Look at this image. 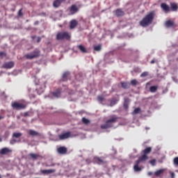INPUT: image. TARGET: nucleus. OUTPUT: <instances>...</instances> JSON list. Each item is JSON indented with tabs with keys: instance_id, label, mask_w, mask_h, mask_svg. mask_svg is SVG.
Returning <instances> with one entry per match:
<instances>
[{
	"instance_id": "obj_1",
	"label": "nucleus",
	"mask_w": 178,
	"mask_h": 178,
	"mask_svg": "<svg viewBox=\"0 0 178 178\" xmlns=\"http://www.w3.org/2000/svg\"><path fill=\"white\" fill-rule=\"evenodd\" d=\"M152 152V147H148L143 149L141 153L143 154L136 161V164L134 166L135 172H141L142 168L138 166L141 162H145L148 161V154H151Z\"/></svg>"
},
{
	"instance_id": "obj_2",
	"label": "nucleus",
	"mask_w": 178,
	"mask_h": 178,
	"mask_svg": "<svg viewBox=\"0 0 178 178\" xmlns=\"http://www.w3.org/2000/svg\"><path fill=\"white\" fill-rule=\"evenodd\" d=\"M155 17V12L152 11L146 15L143 19L139 22L140 26L142 27H147L149 26V24H152L154 19Z\"/></svg>"
},
{
	"instance_id": "obj_3",
	"label": "nucleus",
	"mask_w": 178,
	"mask_h": 178,
	"mask_svg": "<svg viewBox=\"0 0 178 178\" xmlns=\"http://www.w3.org/2000/svg\"><path fill=\"white\" fill-rule=\"evenodd\" d=\"M119 118L116 115H113L111 118L106 120L105 124L101 125V129L105 130L106 129H111V127H113V123H116Z\"/></svg>"
},
{
	"instance_id": "obj_4",
	"label": "nucleus",
	"mask_w": 178,
	"mask_h": 178,
	"mask_svg": "<svg viewBox=\"0 0 178 178\" xmlns=\"http://www.w3.org/2000/svg\"><path fill=\"white\" fill-rule=\"evenodd\" d=\"M11 106L13 109H15V111H22V109H26V108H27V105L25 104L17 102H13Z\"/></svg>"
},
{
	"instance_id": "obj_5",
	"label": "nucleus",
	"mask_w": 178,
	"mask_h": 178,
	"mask_svg": "<svg viewBox=\"0 0 178 178\" xmlns=\"http://www.w3.org/2000/svg\"><path fill=\"white\" fill-rule=\"evenodd\" d=\"M41 54V51L38 49H35L33 51L29 54H26L25 58L26 59H35V58H38Z\"/></svg>"
},
{
	"instance_id": "obj_6",
	"label": "nucleus",
	"mask_w": 178,
	"mask_h": 178,
	"mask_svg": "<svg viewBox=\"0 0 178 178\" xmlns=\"http://www.w3.org/2000/svg\"><path fill=\"white\" fill-rule=\"evenodd\" d=\"M72 36L67 32H59L56 35V40H70Z\"/></svg>"
},
{
	"instance_id": "obj_7",
	"label": "nucleus",
	"mask_w": 178,
	"mask_h": 178,
	"mask_svg": "<svg viewBox=\"0 0 178 178\" xmlns=\"http://www.w3.org/2000/svg\"><path fill=\"white\" fill-rule=\"evenodd\" d=\"M72 137V133L70 131L65 132L58 136L59 140H66L67 138H70Z\"/></svg>"
},
{
	"instance_id": "obj_8",
	"label": "nucleus",
	"mask_w": 178,
	"mask_h": 178,
	"mask_svg": "<svg viewBox=\"0 0 178 178\" xmlns=\"http://www.w3.org/2000/svg\"><path fill=\"white\" fill-rule=\"evenodd\" d=\"M57 152L60 155H65L67 154V148L65 147L61 146L57 149Z\"/></svg>"
},
{
	"instance_id": "obj_9",
	"label": "nucleus",
	"mask_w": 178,
	"mask_h": 178,
	"mask_svg": "<svg viewBox=\"0 0 178 178\" xmlns=\"http://www.w3.org/2000/svg\"><path fill=\"white\" fill-rule=\"evenodd\" d=\"M161 8L165 11V13H169V12H170V7H169V5L166 4V3H162L161 4Z\"/></svg>"
},
{
	"instance_id": "obj_10",
	"label": "nucleus",
	"mask_w": 178,
	"mask_h": 178,
	"mask_svg": "<svg viewBox=\"0 0 178 178\" xmlns=\"http://www.w3.org/2000/svg\"><path fill=\"white\" fill-rule=\"evenodd\" d=\"M14 66L15 63L13 61L7 62L3 65V69H12Z\"/></svg>"
},
{
	"instance_id": "obj_11",
	"label": "nucleus",
	"mask_w": 178,
	"mask_h": 178,
	"mask_svg": "<svg viewBox=\"0 0 178 178\" xmlns=\"http://www.w3.org/2000/svg\"><path fill=\"white\" fill-rule=\"evenodd\" d=\"M120 100V98L119 97V95L113 97L110 103V106H115V105H116V104H118V102H119Z\"/></svg>"
},
{
	"instance_id": "obj_12",
	"label": "nucleus",
	"mask_w": 178,
	"mask_h": 178,
	"mask_svg": "<svg viewBox=\"0 0 178 178\" xmlns=\"http://www.w3.org/2000/svg\"><path fill=\"white\" fill-rule=\"evenodd\" d=\"M70 15H75V13H77V12H79V8H77L76 5L74 4L70 8Z\"/></svg>"
},
{
	"instance_id": "obj_13",
	"label": "nucleus",
	"mask_w": 178,
	"mask_h": 178,
	"mask_svg": "<svg viewBox=\"0 0 178 178\" xmlns=\"http://www.w3.org/2000/svg\"><path fill=\"white\" fill-rule=\"evenodd\" d=\"M10 152H12V149L8 147L2 148L0 150L1 155H8V154H10Z\"/></svg>"
},
{
	"instance_id": "obj_14",
	"label": "nucleus",
	"mask_w": 178,
	"mask_h": 178,
	"mask_svg": "<svg viewBox=\"0 0 178 178\" xmlns=\"http://www.w3.org/2000/svg\"><path fill=\"white\" fill-rule=\"evenodd\" d=\"M170 12H177L178 10V6L176 3H170Z\"/></svg>"
},
{
	"instance_id": "obj_15",
	"label": "nucleus",
	"mask_w": 178,
	"mask_h": 178,
	"mask_svg": "<svg viewBox=\"0 0 178 178\" xmlns=\"http://www.w3.org/2000/svg\"><path fill=\"white\" fill-rule=\"evenodd\" d=\"M78 24H79V22H77V20L72 19L70 23V29H71V30H72V29H76Z\"/></svg>"
},
{
	"instance_id": "obj_16",
	"label": "nucleus",
	"mask_w": 178,
	"mask_h": 178,
	"mask_svg": "<svg viewBox=\"0 0 178 178\" xmlns=\"http://www.w3.org/2000/svg\"><path fill=\"white\" fill-rule=\"evenodd\" d=\"M60 94H62V89L58 88L55 92H52V95L55 97L56 98H59L60 97Z\"/></svg>"
},
{
	"instance_id": "obj_17",
	"label": "nucleus",
	"mask_w": 178,
	"mask_h": 178,
	"mask_svg": "<svg viewBox=\"0 0 178 178\" xmlns=\"http://www.w3.org/2000/svg\"><path fill=\"white\" fill-rule=\"evenodd\" d=\"M115 16L117 17H121V16H124V11L122 10L121 8H118L115 10Z\"/></svg>"
},
{
	"instance_id": "obj_18",
	"label": "nucleus",
	"mask_w": 178,
	"mask_h": 178,
	"mask_svg": "<svg viewBox=\"0 0 178 178\" xmlns=\"http://www.w3.org/2000/svg\"><path fill=\"white\" fill-rule=\"evenodd\" d=\"M66 0H55L53 3L54 8H59L62 2H65Z\"/></svg>"
},
{
	"instance_id": "obj_19",
	"label": "nucleus",
	"mask_w": 178,
	"mask_h": 178,
	"mask_svg": "<svg viewBox=\"0 0 178 178\" xmlns=\"http://www.w3.org/2000/svg\"><path fill=\"white\" fill-rule=\"evenodd\" d=\"M40 172L41 173H42V175H49L51 173H55V172H56V170H41Z\"/></svg>"
},
{
	"instance_id": "obj_20",
	"label": "nucleus",
	"mask_w": 178,
	"mask_h": 178,
	"mask_svg": "<svg viewBox=\"0 0 178 178\" xmlns=\"http://www.w3.org/2000/svg\"><path fill=\"white\" fill-rule=\"evenodd\" d=\"M28 133L29 136H32V137H36L40 136V133L37 132V131H34L33 129L29 130Z\"/></svg>"
},
{
	"instance_id": "obj_21",
	"label": "nucleus",
	"mask_w": 178,
	"mask_h": 178,
	"mask_svg": "<svg viewBox=\"0 0 178 178\" xmlns=\"http://www.w3.org/2000/svg\"><path fill=\"white\" fill-rule=\"evenodd\" d=\"M77 48L82 52V54H87V49L82 44L78 45Z\"/></svg>"
},
{
	"instance_id": "obj_22",
	"label": "nucleus",
	"mask_w": 178,
	"mask_h": 178,
	"mask_svg": "<svg viewBox=\"0 0 178 178\" xmlns=\"http://www.w3.org/2000/svg\"><path fill=\"white\" fill-rule=\"evenodd\" d=\"M130 102V99L129 98L124 99V109H129V104Z\"/></svg>"
},
{
	"instance_id": "obj_23",
	"label": "nucleus",
	"mask_w": 178,
	"mask_h": 178,
	"mask_svg": "<svg viewBox=\"0 0 178 178\" xmlns=\"http://www.w3.org/2000/svg\"><path fill=\"white\" fill-rule=\"evenodd\" d=\"M165 172V170L163 169H160L154 172L155 177H159L161 175H163V173Z\"/></svg>"
},
{
	"instance_id": "obj_24",
	"label": "nucleus",
	"mask_w": 178,
	"mask_h": 178,
	"mask_svg": "<svg viewBox=\"0 0 178 178\" xmlns=\"http://www.w3.org/2000/svg\"><path fill=\"white\" fill-rule=\"evenodd\" d=\"M165 26H166V27H173L175 26V22H173L172 20H168L165 22Z\"/></svg>"
},
{
	"instance_id": "obj_25",
	"label": "nucleus",
	"mask_w": 178,
	"mask_h": 178,
	"mask_svg": "<svg viewBox=\"0 0 178 178\" xmlns=\"http://www.w3.org/2000/svg\"><path fill=\"white\" fill-rule=\"evenodd\" d=\"M29 156H31V158L32 159H33V161H35L38 158H40V155L39 154H34V153L29 154Z\"/></svg>"
},
{
	"instance_id": "obj_26",
	"label": "nucleus",
	"mask_w": 178,
	"mask_h": 178,
	"mask_svg": "<svg viewBox=\"0 0 178 178\" xmlns=\"http://www.w3.org/2000/svg\"><path fill=\"white\" fill-rule=\"evenodd\" d=\"M23 136L22 133L18 132V133H14L13 134V138H20Z\"/></svg>"
},
{
	"instance_id": "obj_27",
	"label": "nucleus",
	"mask_w": 178,
	"mask_h": 178,
	"mask_svg": "<svg viewBox=\"0 0 178 178\" xmlns=\"http://www.w3.org/2000/svg\"><path fill=\"white\" fill-rule=\"evenodd\" d=\"M95 162H96V163H98L99 165H101V163H104V160H102V159L99 158V157H95L94 159Z\"/></svg>"
},
{
	"instance_id": "obj_28",
	"label": "nucleus",
	"mask_w": 178,
	"mask_h": 178,
	"mask_svg": "<svg viewBox=\"0 0 178 178\" xmlns=\"http://www.w3.org/2000/svg\"><path fill=\"white\" fill-rule=\"evenodd\" d=\"M69 72H64L63 74V81H67V77H69Z\"/></svg>"
},
{
	"instance_id": "obj_29",
	"label": "nucleus",
	"mask_w": 178,
	"mask_h": 178,
	"mask_svg": "<svg viewBox=\"0 0 178 178\" xmlns=\"http://www.w3.org/2000/svg\"><path fill=\"white\" fill-rule=\"evenodd\" d=\"M157 90H158L157 86H153L149 88L150 92H156Z\"/></svg>"
},
{
	"instance_id": "obj_30",
	"label": "nucleus",
	"mask_w": 178,
	"mask_h": 178,
	"mask_svg": "<svg viewBox=\"0 0 178 178\" xmlns=\"http://www.w3.org/2000/svg\"><path fill=\"white\" fill-rule=\"evenodd\" d=\"M140 112H141V108H136L134 110V112L132 113L133 115H138V113H140Z\"/></svg>"
},
{
	"instance_id": "obj_31",
	"label": "nucleus",
	"mask_w": 178,
	"mask_h": 178,
	"mask_svg": "<svg viewBox=\"0 0 178 178\" xmlns=\"http://www.w3.org/2000/svg\"><path fill=\"white\" fill-rule=\"evenodd\" d=\"M95 51H97V52H99V51H101L102 49V47L101 46V44H99L97 46H95L94 47Z\"/></svg>"
},
{
	"instance_id": "obj_32",
	"label": "nucleus",
	"mask_w": 178,
	"mask_h": 178,
	"mask_svg": "<svg viewBox=\"0 0 178 178\" xmlns=\"http://www.w3.org/2000/svg\"><path fill=\"white\" fill-rule=\"evenodd\" d=\"M121 87L122 88H129V84L126 82H121Z\"/></svg>"
},
{
	"instance_id": "obj_33",
	"label": "nucleus",
	"mask_w": 178,
	"mask_h": 178,
	"mask_svg": "<svg viewBox=\"0 0 178 178\" xmlns=\"http://www.w3.org/2000/svg\"><path fill=\"white\" fill-rule=\"evenodd\" d=\"M82 122L84 123V124H88V123H90L89 120L86 118H82Z\"/></svg>"
},
{
	"instance_id": "obj_34",
	"label": "nucleus",
	"mask_w": 178,
	"mask_h": 178,
	"mask_svg": "<svg viewBox=\"0 0 178 178\" xmlns=\"http://www.w3.org/2000/svg\"><path fill=\"white\" fill-rule=\"evenodd\" d=\"M149 163L152 165V166H155V165L156 163V159H152V160L149 161Z\"/></svg>"
},
{
	"instance_id": "obj_35",
	"label": "nucleus",
	"mask_w": 178,
	"mask_h": 178,
	"mask_svg": "<svg viewBox=\"0 0 178 178\" xmlns=\"http://www.w3.org/2000/svg\"><path fill=\"white\" fill-rule=\"evenodd\" d=\"M174 162V165H175V166H178V157H175L173 160Z\"/></svg>"
},
{
	"instance_id": "obj_36",
	"label": "nucleus",
	"mask_w": 178,
	"mask_h": 178,
	"mask_svg": "<svg viewBox=\"0 0 178 178\" xmlns=\"http://www.w3.org/2000/svg\"><path fill=\"white\" fill-rule=\"evenodd\" d=\"M148 76V72H144L140 74V77H147Z\"/></svg>"
},
{
	"instance_id": "obj_37",
	"label": "nucleus",
	"mask_w": 178,
	"mask_h": 178,
	"mask_svg": "<svg viewBox=\"0 0 178 178\" xmlns=\"http://www.w3.org/2000/svg\"><path fill=\"white\" fill-rule=\"evenodd\" d=\"M5 56H6V53H5L3 51H1L0 52V58H5Z\"/></svg>"
},
{
	"instance_id": "obj_38",
	"label": "nucleus",
	"mask_w": 178,
	"mask_h": 178,
	"mask_svg": "<svg viewBox=\"0 0 178 178\" xmlns=\"http://www.w3.org/2000/svg\"><path fill=\"white\" fill-rule=\"evenodd\" d=\"M131 84H132V86H137V80L133 79L131 81Z\"/></svg>"
},
{
	"instance_id": "obj_39",
	"label": "nucleus",
	"mask_w": 178,
	"mask_h": 178,
	"mask_svg": "<svg viewBox=\"0 0 178 178\" xmlns=\"http://www.w3.org/2000/svg\"><path fill=\"white\" fill-rule=\"evenodd\" d=\"M97 101H99V102H102V101H104V97L98 96L97 97Z\"/></svg>"
},
{
	"instance_id": "obj_40",
	"label": "nucleus",
	"mask_w": 178,
	"mask_h": 178,
	"mask_svg": "<svg viewBox=\"0 0 178 178\" xmlns=\"http://www.w3.org/2000/svg\"><path fill=\"white\" fill-rule=\"evenodd\" d=\"M23 8L19 9L18 12V16H23Z\"/></svg>"
},
{
	"instance_id": "obj_41",
	"label": "nucleus",
	"mask_w": 178,
	"mask_h": 178,
	"mask_svg": "<svg viewBox=\"0 0 178 178\" xmlns=\"http://www.w3.org/2000/svg\"><path fill=\"white\" fill-rule=\"evenodd\" d=\"M24 118H27V116H29V112H25V113H24Z\"/></svg>"
},
{
	"instance_id": "obj_42",
	"label": "nucleus",
	"mask_w": 178,
	"mask_h": 178,
	"mask_svg": "<svg viewBox=\"0 0 178 178\" xmlns=\"http://www.w3.org/2000/svg\"><path fill=\"white\" fill-rule=\"evenodd\" d=\"M38 24H40V22H39V21H35V22H34V25H35V26H38Z\"/></svg>"
},
{
	"instance_id": "obj_43",
	"label": "nucleus",
	"mask_w": 178,
	"mask_h": 178,
	"mask_svg": "<svg viewBox=\"0 0 178 178\" xmlns=\"http://www.w3.org/2000/svg\"><path fill=\"white\" fill-rule=\"evenodd\" d=\"M148 176H152V175H154V172H149L147 173Z\"/></svg>"
},
{
	"instance_id": "obj_44",
	"label": "nucleus",
	"mask_w": 178,
	"mask_h": 178,
	"mask_svg": "<svg viewBox=\"0 0 178 178\" xmlns=\"http://www.w3.org/2000/svg\"><path fill=\"white\" fill-rule=\"evenodd\" d=\"M170 175H171V178H175V172H171Z\"/></svg>"
},
{
	"instance_id": "obj_45",
	"label": "nucleus",
	"mask_w": 178,
	"mask_h": 178,
	"mask_svg": "<svg viewBox=\"0 0 178 178\" xmlns=\"http://www.w3.org/2000/svg\"><path fill=\"white\" fill-rule=\"evenodd\" d=\"M150 63H152V65H154V63H155V60H152Z\"/></svg>"
},
{
	"instance_id": "obj_46",
	"label": "nucleus",
	"mask_w": 178,
	"mask_h": 178,
	"mask_svg": "<svg viewBox=\"0 0 178 178\" xmlns=\"http://www.w3.org/2000/svg\"><path fill=\"white\" fill-rule=\"evenodd\" d=\"M40 41H41V38H38V42H40Z\"/></svg>"
},
{
	"instance_id": "obj_47",
	"label": "nucleus",
	"mask_w": 178,
	"mask_h": 178,
	"mask_svg": "<svg viewBox=\"0 0 178 178\" xmlns=\"http://www.w3.org/2000/svg\"><path fill=\"white\" fill-rule=\"evenodd\" d=\"M1 119H3V117L2 115H0V120H1Z\"/></svg>"
},
{
	"instance_id": "obj_48",
	"label": "nucleus",
	"mask_w": 178,
	"mask_h": 178,
	"mask_svg": "<svg viewBox=\"0 0 178 178\" xmlns=\"http://www.w3.org/2000/svg\"><path fill=\"white\" fill-rule=\"evenodd\" d=\"M13 141L14 143H17V142L15 139H13Z\"/></svg>"
},
{
	"instance_id": "obj_49",
	"label": "nucleus",
	"mask_w": 178,
	"mask_h": 178,
	"mask_svg": "<svg viewBox=\"0 0 178 178\" xmlns=\"http://www.w3.org/2000/svg\"><path fill=\"white\" fill-rule=\"evenodd\" d=\"M50 166H55V164H51Z\"/></svg>"
},
{
	"instance_id": "obj_50",
	"label": "nucleus",
	"mask_w": 178,
	"mask_h": 178,
	"mask_svg": "<svg viewBox=\"0 0 178 178\" xmlns=\"http://www.w3.org/2000/svg\"><path fill=\"white\" fill-rule=\"evenodd\" d=\"M1 141H2V138H0V143H1Z\"/></svg>"
},
{
	"instance_id": "obj_51",
	"label": "nucleus",
	"mask_w": 178,
	"mask_h": 178,
	"mask_svg": "<svg viewBox=\"0 0 178 178\" xmlns=\"http://www.w3.org/2000/svg\"><path fill=\"white\" fill-rule=\"evenodd\" d=\"M148 84H149V82L147 83V86H148Z\"/></svg>"
},
{
	"instance_id": "obj_52",
	"label": "nucleus",
	"mask_w": 178,
	"mask_h": 178,
	"mask_svg": "<svg viewBox=\"0 0 178 178\" xmlns=\"http://www.w3.org/2000/svg\"><path fill=\"white\" fill-rule=\"evenodd\" d=\"M0 178H2V177H1V175H0Z\"/></svg>"
}]
</instances>
